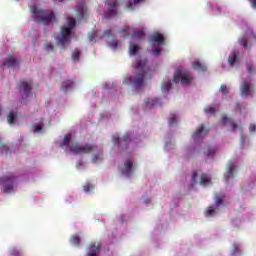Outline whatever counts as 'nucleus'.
I'll list each match as a JSON object with an SVG mask.
<instances>
[{"label": "nucleus", "mask_w": 256, "mask_h": 256, "mask_svg": "<svg viewBox=\"0 0 256 256\" xmlns=\"http://www.w3.org/2000/svg\"><path fill=\"white\" fill-rule=\"evenodd\" d=\"M93 149H95V145L91 144L81 145L79 143H74L70 146L71 153H75V155H88L89 153H93Z\"/></svg>", "instance_id": "obj_5"}, {"label": "nucleus", "mask_w": 256, "mask_h": 256, "mask_svg": "<svg viewBox=\"0 0 256 256\" xmlns=\"http://www.w3.org/2000/svg\"><path fill=\"white\" fill-rule=\"evenodd\" d=\"M150 45L154 49V55L159 56L161 55V47L165 45V36L161 33H154L150 38Z\"/></svg>", "instance_id": "obj_4"}, {"label": "nucleus", "mask_w": 256, "mask_h": 256, "mask_svg": "<svg viewBox=\"0 0 256 256\" xmlns=\"http://www.w3.org/2000/svg\"><path fill=\"white\" fill-rule=\"evenodd\" d=\"M7 145L5 144H0V151H3V149H6Z\"/></svg>", "instance_id": "obj_51"}, {"label": "nucleus", "mask_w": 256, "mask_h": 256, "mask_svg": "<svg viewBox=\"0 0 256 256\" xmlns=\"http://www.w3.org/2000/svg\"><path fill=\"white\" fill-rule=\"evenodd\" d=\"M43 126L39 124L34 125V133H39V131H42Z\"/></svg>", "instance_id": "obj_44"}, {"label": "nucleus", "mask_w": 256, "mask_h": 256, "mask_svg": "<svg viewBox=\"0 0 256 256\" xmlns=\"http://www.w3.org/2000/svg\"><path fill=\"white\" fill-rule=\"evenodd\" d=\"M133 39H143L145 37V32L143 30H139L133 33Z\"/></svg>", "instance_id": "obj_28"}, {"label": "nucleus", "mask_w": 256, "mask_h": 256, "mask_svg": "<svg viewBox=\"0 0 256 256\" xmlns=\"http://www.w3.org/2000/svg\"><path fill=\"white\" fill-rule=\"evenodd\" d=\"M129 31H131V28L124 27V29L122 30V33H124L125 36H129Z\"/></svg>", "instance_id": "obj_45"}, {"label": "nucleus", "mask_w": 256, "mask_h": 256, "mask_svg": "<svg viewBox=\"0 0 256 256\" xmlns=\"http://www.w3.org/2000/svg\"><path fill=\"white\" fill-rule=\"evenodd\" d=\"M11 255L18 256V255H21V252L17 249H13V250H11Z\"/></svg>", "instance_id": "obj_47"}, {"label": "nucleus", "mask_w": 256, "mask_h": 256, "mask_svg": "<svg viewBox=\"0 0 256 256\" xmlns=\"http://www.w3.org/2000/svg\"><path fill=\"white\" fill-rule=\"evenodd\" d=\"M145 105L148 108L159 107V105H161V100H159L158 98H154V99L147 98L145 101Z\"/></svg>", "instance_id": "obj_17"}, {"label": "nucleus", "mask_w": 256, "mask_h": 256, "mask_svg": "<svg viewBox=\"0 0 256 256\" xmlns=\"http://www.w3.org/2000/svg\"><path fill=\"white\" fill-rule=\"evenodd\" d=\"M207 135V131H205V126L201 124L198 129L193 133L192 137L194 141H201L203 137Z\"/></svg>", "instance_id": "obj_11"}, {"label": "nucleus", "mask_w": 256, "mask_h": 256, "mask_svg": "<svg viewBox=\"0 0 256 256\" xmlns=\"http://www.w3.org/2000/svg\"><path fill=\"white\" fill-rule=\"evenodd\" d=\"M130 55H137V51H139V46L135 44H130Z\"/></svg>", "instance_id": "obj_30"}, {"label": "nucleus", "mask_w": 256, "mask_h": 256, "mask_svg": "<svg viewBox=\"0 0 256 256\" xmlns=\"http://www.w3.org/2000/svg\"><path fill=\"white\" fill-rule=\"evenodd\" d=\"M17 119V112L10 111L7 116V121L9 125H13Z\"/></svg>", "instance_id": "obj_21"}, {"label": "nucleus", "mask_w": 256, "mask_h": 256, "mask_svg": "<svg viewBox=\"0 0 256 256\" xmlns=\"http://www.w3.org/2000/svg\"><path fill=\"white\" fill-rule=\"evenodd\" d=\"M221 123L222 125H228L229 127H231L233 133L237 131V123H235L233 119L228 118L227 116L224 115L221 119Z\"/></svg>", "instance_id": "obj_12"}, {"label": "nucleus", "mask_w": 256, "mask_h": 256, "mask_svg": "<svg viewBox=\"0 0 256 256\" xmlns=\"http://www.w3.org/2000/svg\"><path fill=\"white\" fill-rule=\"evenodd\" d=\"M83 189L85 191V193H89V191L93 190L94 187L91 185V183H86L84 186H83Z\"/></svg>", "instance_id": "obj_34"}, {"label": "nucleus", "mask_w": 256, "mask_h": 256, "mask_svg": "<svg viewBox=\"0 0 256 256\" xmlns=\"http://www.w3.org/2000/svg\"><path fill=\"white\" fill-rule=\"evenodd\" d=\"M240 93L242 97H253L255 94V87L253 86L251 79L243 80L242 84L240 85Z\"/></svg>", "instance_id": "obj_8"}, {"label": "nucleus", "mask_w": 256, "mask_h": 256, "mask_svg": "<svg viewBox=\"0 0 256 256\" xmlns=\"http://www.w3.org/2000/svg\"><path fill=\"white\" fill-rule=\"evenodd\" d=\"M104 35H105L106 37H111V30H106V31L104 32Z\"/></svg>", "instance_id": "obj_49"}, {"label": "nucleus", "mask_w": 256, "mask_h": 256, "mask_svg": "<svg viewBox=\"0 0 256 256\" xmlns=\"http://www.w3.org/2000/svg\"><path fill=\"white\" fill-rule=\"evenodd\" d=\"M220 91L223 95H229V88L225 84L220 86Z\"/></svg>", "instance_id": "obj_33"}, {"label": "nucleus", "mask_w": 256, "mask_h": 256, "mask_svg": "<svg viewBox=\"0 0 256 256\" xmlns=\"http://www.w3.org/2000/svg\"><path fill=\"white\" fill-rule=\"evenodd\" d=\"M216 151L217 150L215 148H208L206 155H208V157H211V155H215Z\"/></svg>", "instance_id": "obj_41"}, {"label": "nucleus", "mask_w": 256, "mask_h": 256, "mask_svg": "<svg viewBox=\"0 0 256 256\" xmlns=\"http://www.w3.org/2000/svg\"><path fill=\"white\" fill-rule=\"evenodd\" d=\"M192 183H197V171L192 173Z\"/></svg>", "instance_id": "obj_46"}, {"label": "nucleus", "mask_w": 256, "mask_h": 256, "mask_svg": "<svg viewBox=\"0 0 256 256\" xmlns=\"http://www.w3.org/2000/svg\"><path fill=\"white\" fill-rule=\"evenodd\" d=\"M255 130H256L255 124H251V125L249 126V131H250L251 133H253V132H255Z\"/></svg>", "instance_id": "obj_48"}, {"label": "nucleus", "mask_w": 256, "mask_h": 256, "mask_svg": "<svg viewBox=\"0 0 256 256\" xmlns=\"http://www.w3.org/2000/svg\"><path fill=\"white\" fill-rule=\"evenodd\" d=\"M236 107H237V109H240V108H239V103L236 104Z\"/></svg>", "instance_id": "obj_55"}, {"label": "nucleus", "mask_w": 256, "mask_h": 256, "mask_svg": "<svg viewBox=\"0 0 256 256\" xmlns=\"http://www.w3.org/2000/svg\"><path fill=\"white\" fill-rule=\"evenodd\" d=\"M77 13L82 19L85 17V3H81L77 6Z\"/></svg>", "instance_id": "obj_25"}, {"label": "nucleus", "mask_w": 256, "mask_h": 256, "mask_svg": "<svg viewBox=\"0 0 256 256\" xmlns=\"http://www.w3.org/2000/svg\"><path fill=\"white\" fill-rule=\"evenodd\" d=\"M94 37H95V35L92 33V34L89 36L90 41H93Z\"/></svg>", "instance_id": "obj_54"}, {"label": "nucleus", "mask_w": 256, "mask_h": 256, "mask_svg": "<svg viewBox=\"0 0 256 256\" xmlns=\"http://www.w3.org/2000/svg\"><path fill=\"white\" fill-rule=\"evenodd\" d=\"M71 139H73V136L71 134H66L63 140V143L60 145V147L63 149L64 147H69V144L71 143Z\"/></svg>", "instance_id": "obj_23"}, {"label": "nucleus", "mask_w": 256, "mask_h": 256, "mask_svg": "<svg viewBox=\"0 0 256 256\" xmlns=\"http://www.w3.org/2000/svg\"><path fill=\"white\" fill-rule=\"evenodd\" d=\"M235 63H237V53L232 52L230 54V56L228 57V64L230 65V67H233V65H235Z\"/></svg>", "instance_id": "obj_24"}, {"label": "nucleus", "mask_w": 256, "mask_h": 256, "mask_svg": "<svg viewBox=\"0 0 256 256\" xmlns=\"http://www.w3.org/2000/svg\"><path fill=\"white\" fill-rule=\"evenodd\" d=\"M168 123L169 125H175V123H177V118L175 117V115L169 118Z\"/></svg>", "instance_id": "obj_42"}, {"label": "nucleus", "mask_w": 256, "mask_h": 256, "mask_svg": "<svg viewBox=\"0 0 256 256\" xmlns=\"http://www.w3.org/2000/svg\"><path fill=\"white\" fill-rule=\"evenodd\" d=\"M215 203H216V206H210L206 210L205 212L206 217H213L217 214V211H219V205H223V197L216 196Z\"/></svg>", "instance_id": "obj_10"}, {"label": "nucleus", "mask_w": 256, "mask_h": 256, "mask_svg": "<svg viewBox=\"0 0 256 256\" xmlns=\"http://www.w3.org/2000/svg\"><path fill=\"white\" fill-rule=\"evenodd\" d=\"M181 83V85H189L193 81V75L189 72H183L182 70H177L174 74L173 83Z\"/></svg>", "instance_id": "obj_6"}, {"label": "nucleus", "mask_w": 256, "mask_h": 256, "mask_svg": "<svg viewBox=\"0 0 256 256\" xmlns=\"http://www.w3.org/2000/svg\"><path fill=\"white\" fill-rule=\"evenodd\" d=\"M4 67H8V69H11L13 67H19V62H17V59H15V57L9 56L4 62Z\"/></svg>", "instance_id": "obj_15"}, {"label": "nucleus", "mask_w": 256, "mask_h": 256, "mask_svg": "<svg viewBox=\"0 0 256 256\" xmlns=\"http://www.w3.org/2000/svg\"><path fill=\"white\" fill-rule=\"evenodd\" d=\"M32 13L34 15V21L42 23V25H51L55 21V14L51 10H41L37 6H34Z\"/></svg>", "instance_id": "obj_2"}, {"label": "nucleus", "mask_w": 256, "mask_h": 256, "mask_svg": "<svg viewBox=\"0 0 256 256\" xmlns=\"http://www.w3.org/2000/svg\"><path fill=\"white\" fill-rule=\"evenodd\" d=\"M239 252V244L238 243H234L233 247H232V255H236V253Z\"/></svg>", "instance_id": "obj_37"}, {"label": "nucleus", "mask_w": 256, "mask_h": 256, "mask_svg": "<svg viewBox=\"0 0 256 256\" xmlns=\"http://www.w3.org/2000/svg\"><path fill=\"white\" fill-rule=\"evenodd\" d=\"M239 44H240L242 47H244V49H247V47H248V43H247V41H245L244 38H240V39H239Z\"/></svg>", "instance_id": "obj_40"}, {"label": "nucleus", "mask_w": 256, "mask_h": 256, "mask_svg": "<svg viewBox=\"0 0 256 256\" xmlns=\"http://www.w3.org/2000/svg\"><path fill=\"white\" fill-rule=\"evenodd\" d=\"M233 171H235V163L233 161L228 162L227 172L224 175L225 181H229V179H233L235 175L233 174Z\"/></svg>", "instance_id": "obj_13"}, {"label": "nucleus", "mask_w": 256, "mask_h": 256, "mask_svg": "<svg viewBox=\"0 0 256 256\" xmlns=\"http://www.w3.org/2000/svg\"><path fill=\"white\" fill-rule=\"evenodd\" d=\"M93 163H97L98 161H103V151H99L93 156Z\"/></svg>", "instance_id": "obj_27"}, {"label": "nucleus", "mask_w": 256, "mask_h": 256, "mask_svg": "<svg viewBox=\"0 0 256 256\" xmlns=\"http://www.w3.org/2000/svg\"><path fill=\"white\" fill-rule=\"evenodd\" d=\"M141 1H143V0H133V4L137 5V4L141 3Z\"/></svg>", "instance_id": "obj_53"}, {"label": "nucleus", "mask_w": 256, "mask_h": 256, "mask_svg": "<svg viewBox=\"0 0 256 256\" xmlns=\"http://www.w3.org/2000/svg\"><path fill=\"white\" fill-rule=\"evenodd\" d=\"M250 3H252V7H256V0H250Z\"/></svg>", "instance_id": "obj_52"}, {"label": "nucleus", "mask_w": 256, "mask_h": 256, "mask_svg": "<svg viewBox=\"0 0 256 256\" xmlns=\"http://www.w3.org/2000/svg\"><path fill=\"white\" fill-rule=\"evenodd\" d=\"M99 251H101V244L95 245V243H92L88 247L87 256H97Z\"/></svg>", "instance_id": "obj_14"}, {"label": "nucleus", "mask_w": 256, "mask_h": 256, "mask_svg": "<svg viewBox=\"0 0 256 256\" xmlns=\"http://www.w3.org/2000/svg\"><path fill=\"white\" fill-rule=\"evenodd\" d=\"M44 49H45V51H55V46H53V44L52 43H47V44H45V46H44Z\"/></svg>", "instance_id": "obj_35"}, {"label": "nucleus", "mask_w": 256, "mask_h": 256, "mask_svg": "<svg viewBox=\"0 0 256 256\" xmlns=\"http://www.w3.org/2000/svg\"><path fill=\"white\" fill-rule=\"evenodd\" d=\"M127 8L128 9H133V2H129L128 5H127Z\"/></svg>", "instance_id": "obj_50"}, {"label": "nucleus", "mask_w": 256, "mask_h": 256, "mask_svg": "<svg viewBox=\"0 0 256 256\" xmlns=\"http://www.w3.org/2000/svg\"><path fill=\"white\" fill-rule=\"evenodd\" d=\"M124 167H125V171H122V173H125L127 177H131V175L133 174V162L127 161L124 164Z\"/></svg>", "instance_id": "obj_18"}, {"label": "nucleus", "mask_w": 256, "mask_h": 256, "mask_svg": "<svg viewBox=\"0 0 256 256\" xmlns=\"http://www.w3.org/2000/svg\"><path fill=\"white\" fill-rule=\"evenodd\" d=\"M193 69H195L196 71H207V66L199 61H196L192 64Z\"/></svg>", "instance_id": "obj_20"}, {"label": "nucleus", "mask_w": 256, "mask_h": 256, "mask_svg": "<svg viewBox=\"0 0 256 256\" xmlns=\"http://www.w3.org/2000/svg\"><path fill=\"white\" fill-rule=\"evenodd\" d=\"M18 87L20 91L25 93V95H29V93H31V85H29L27 82H21Z\"/></svg>", "instance_id": "obj_19"}, {"label": "nucleus", "mask_w": 256, "mask_h": 256, "mask_svg": "<svg viewBox=\"0 0 256 256\" xmlns=\"http://www.w3.org/2000/svg\"><path fill=\"white\" fill-rule=\"evenodd\" d=\"M81 57V51L79 49H75L72 53V59L73 61H79V58Z\"/></svg>", "instance_id": "obj_31"}, {"label": "nucleus", "mask_w": 256, "mask_h": 256, "mask_svg": "<svg viewBox=\"0 0 256 256\" xmlns=\"http://www.w3.org/2000/svg\"><path fill=\"white\" fill-rule=\"evenodd\" d=\"M171 89V82H166L162 85V91H169Z\"/></svg>", "instance_id": "obj_38"}, {"label": "nucleus", "mask_w": 256, "mask_h": 256, "mask_svg": "<svg viewBox=\"0 0 256 256\" xmlns=\"http://www.w3.org/2000/svg\"><path fill=\"white\" fill-rule=\"evenodd\" d=\"M109 47H111V49H117V47L119 46V42L117 40H112L111 42H109Z\"/></svg>", "instance_id": "obj_36"}, {"label": "nucleus", "mask_w": 256, "mask_h": 256, "mask_svg": "<svg viewBox=\"0 0 256 256\" xmlns=\"http://www.w3.org/2000/svg\"><path fill=\"white\" fill-rule=\"evenodd\" d=\"M204 111H205V113H207V115H215L217 110L213 106H208V107L204 108Z\"/></svg>", "instance_id": "obj_32"}, {"label": "nucleus", "mask_w": 256, "mask_h": 256, "mask_svg": "<svg viewBox=\"0 0 256 256\" xmlns=\"http://www.w3.org/2000/svg\"><path fill=\"white\" fill-rule=\"evenodd\" d=\"M70 243L71 245H75L76 247H79V245H81V238L77 234L72 235L70 238Z\"/></svg>", "instance_id": "obj_22"}, {"label": "nucleus", "mask_w": 256, "mask_h": 256, "mask_svg": "<svg viewBox=\"0 0 256 256\" xmlns=\"http://www.w3.org/2000/svg\"><path fill=\"white\" fill-rule=\"evenodd\" d=\"M77 25V22L74 18H69L68 27L64 26L60 31V37L57 38L58 45H61L63 49H65V45H69L71 43V39H69V35L73 33V28Z\"/></svg>", "instance_id": "obj_3"}, {"label": "nucleus", "mask_w": 256, "mask_h": 256, "mask_svg": "<svg viewBox=\"0 0 256 256\" xmlns=\"http://www.w3.org/2000/svg\"><path fill=\"white\" fill-rule=\"evenodd\" d=\"M113 143L114 145H121V138L117 137V136H113Z\"/></svg>", "instance_id": "obj_43"}, {"label": "nucleus", "mask_w": 256, "mask_h": 256, "mask_svg": "<svg viewBox=\"0 0 256 256\" xmlns=\"http://www.w3.org/2000/svg\"><path fill=\"white\" fill-rule=\"evenodd\" d=\"M15 179H17V177L13 175L0 177V183L4 185L2 188L3 193H11V191H13Z\"/></svg>", "instance_id": "obj_7"}, {"label": "nucleus", "mask_w": 256, "mask_h": 256, "mask_svg": "<svg viewBox=\"0 0 256 256\" xmlns=\"http://www.w3.org/2000/svg\"><path fill=\"white\" fill-rule=\"evenodd\" d=\"M122 141L125 145V149H127V145H129V143H131V133L126 132L122 138Z\"/></svg>", "instance_id": "obj_26"}, {"label": "nucleus", "mask_w": 256, "mask_h": 256, "mask_svg": "<svg viewBox=\"0 0 256 256\" xmlns=\"http://www.w3.org/2000/svg\"><path fill=\"white\" fill-rule=\"evenodd\" d=\"M59 1H60V3L63 2V0H59Z\"/></svg>", "instance_id": "obj_56"}, {"label": "nucleus", "mask_w": 256, "mask_h": 256, "mask_svg": "<svg viewBox=\"0 0 256 256\" xmlns=\"http://www.w3.org/2000/svg\"><path fill=\"white\" fill-rule=\"evenodd\" d=\"M253 67H254L253 63L246 64V69L250 75L253 73Z\"/></svg>", "instance_id": "obj_39"}, {"label": "nucleus", "mask_w": 256, "mask_h": 256, "mask_svg": "<svg viewBox=\"0 0 256 256\" xmlns=\"http://www.w3.org/2000/svg\"><path fill=\"white\" fill-rule=\"evenodd\" d=\"M108 10L104 13L105 19H111L117 15V7H119V0H107Z\"/></svg>", "instance_id": "obj_9"}, {"label": "nucleus", "mask_w": 256, "mask_h": 256, "mask_svg": "<svg viewBox=\"0 0 256 256\" xmlns=\"http://www.w3.org/2000/svg\"><path fill=\"white\" fill-rule=\"evenodd\" d=\"M211 181V178L207 176V174H202L200 177V185H206V183H209Z\"/></svg>", "instance_id": "obj_29"}, {"label": "nucleus", "mask_w": 256, "mask_h": 256, "mask_svg": "<svg viewBox=\"0 0 256 256\" xmlns=\"http://www.w3.org/2000/svg\"><path fill=\"white\" fill-rule=\"evenodd\" d=\"M148 60L147 58L138 57L133 63L134 68L136 69V76L133 78H128L130 83L139 89L143 87L145 79H151L153 77V71L147 67Z\"/></svg>", "instance_id": "obj_1"}, {"label": "nucleus", "mask_w": 256, "mask_h": 256, "mask_svg": "<svg viewBox=\"0 0 256 256\" xmlns=\"http://www.w3.org/2000/svg\"><path fill=\"white\" fill-rule=\"evenodd\" d=\"M75 87V82L73 80H66L62 82L61 91H64V93H67L68 91H71Z\"/></svg>", "instance_id": "obj_16"}]
</instances>
